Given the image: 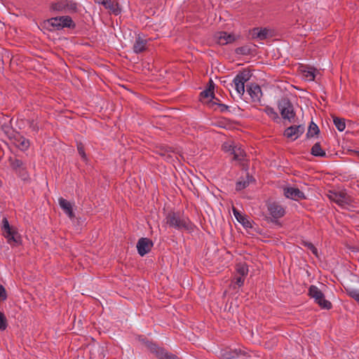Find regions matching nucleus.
<instances>
[{"mask_svg": "<svg viewBox=\"0 0 359 359\" xmlns=\"http://www.w3.org/2000/svg\"><path fill=\"white\" fill-rule=\"evenodd\" d=\"M304 130L305 128L303 125L291 126L285 130L284 135L287 138H292L293 140H295L304 133Z\"/></svg>", "mask_w": 359, "mask_h": 359, "instance_id": "11", "label": "nucleus"}, {"mask_svg": "<svg viewBox=\"0 0 359 359\" xmlns=\"http://www.w3.org/2000/svg\"><path fill=\"white\" fill-rule=\"evenodd\" d=\"M147 41L143 39L140 34L135 37L133 50L136 54L141 53L147 50Z\"/></svg>", "mask_w": 359, "mask_h": 359, "instance_id": "15", "label": "nucleus"}, {"mask_svg": "<svg viewBox=\"0 0 359 359\" xmlns=\"http://www.w3.org/2000/svg\"><path fill=\"white\" fill-rule=\"evenodd\" d=\"M236 275L245 277L248 273V266L245 263H239L236 266Z\"/></svg>", "mask_w": 359, "mask_h": 359, "instance_id": "31", "label": "nucleus"}, {"mask_svg": "<svg viewBox=\"0 0 359 359\" xmlns=\"http://www.w3.org/2000/svg\"><path fill=\"white\" fill-rule=\"evenodd\" d=\"M320 130L318 126L313 121L311 122L306 133L307 138L313 137L319 133Z\"/></svg>", "mask_w": 359, "mask_h": 359, "instance_id": "32", "label": "nucleus"}, {"mask_svg": "<svg viewBox=\"0 0 359 359\" xmlns=\"http://www.w3.org/2000/svg\"><path fill=\"white\" fill-rule=\"evenodd\" d=\"M200 97L201 98H208L209 97L215 98L214 91H211V88H206L200 93Z\"/></svg>", "mask_w": 359, "mask_h": 359, "instance_id": "39", "label": "nucleus"}, {"mask_svg": "<svg viewBox=\"0 0 359 359\" xmlns=\"http://www.w3.org/2000/svg\"><path fill=\"white\" fill-rule=\"evenodd\" d=\"M247 92L253 101L259 100L262 95V90L259 86L255 83H251L247 86Z\"/></svg>", "mask_w": 359, "mask_h": 359, "instance_id": "18", "label": "nucleus"}, {"mask_svg": "<svg viewBox=\"0 0 359 359\" xmlns=\"http://www.w3.org/2000/svg\"><path fill=\"white\" fill-rule=\"evenodd\" d=\"M207 88H211V91H214L215 83L212 79H210L208 82V87Z\"/></svg>", "mask_w": 359, "mask_h": 359, "instance_id": "46", "label": "nucleus"}, {"mask_svg": "<svg viewBox=\"0 0 359 359\" xmlns=\"http://www.w3.org/2000/svg\"><path fill=\"white\" fill-rule=\"evenodd\" d=\"M30 128L34 131L39 130V126L34 121H32V123H30Z\"/></svg>", "mask_w": 359, "mask_h": 359, "instance_id": "45", "label": "nucleus"}, {"mask_svg": "<svg viewBox=\"0 0 359 359\" xmlns=\"http://www.w3.org/2000/svg\"><path fill=\"white\" fill-rule=\"evenodd\" d=\"M1 229L4 236L8 240V243H11V241L16 242L15 236L18 232L9 224L6 217L2 219Z\"/></svg>", "mask_w": 359, "mask_h": 359, "instance_id": "9", "label": "nucleus"}, {"mask_svg": "<svg viewBox=\"0 0 359 359\" xmlns=\"http://www.w3.org/2000/svg\"><path fill=\"white\" fill-rule=\"evenodd\" d=\"M277 106L283 119L288 120L290 123L294 122L296 114L293 104L287 97L280 99L278 101Z\"/></svg>", "mask_w": 359, "mask_h": 359, "instance_id": "2", "label": "nucleus"}, {"mask_svg": "<svg viewBox=\"0 0 359 359\" xmlns=\"http://www.w3.org/2000/svg\"><path fill=\"white\" fill-rule=\"evenodd\" d=\"M50 8L58 12L76 13L78 12V4L73 0H60L51 4Z\"/></svg>", "mask_w": 359, "mask_h": 359, "instance_id": "5", "label": "nucleus"}, {"mask_svg": "<svg viewBox=\"0 0 359 359\" xmlns=\"http://www.w3.org/2000/svg\"><path fill=\"white\" fill-rule=\"evenodd\" d=\"M268 210L273 220H276L283 217L285 214V210L283 207L277 203H272L269 204Z\"/></svg>", "mask_w": 359, "mask_h": 359, "instance_id": "14", "label": "nucleus"}, {"mask_svg": "<svg viewBox=\"0 0 359 359\" xmlns=\"http://www.w3.org/2000/svg\"><path fill=\"white\" fill-rule=\"evenodd\" d=\"M235 145L230 144L229 143H224L222 145V149L225 152H229L231 154V152L233 150Z\"/></svg>", "mask_w": 359, "mask_h": 359, "instance_id": "42", "label": "nucleus"}, {"mask_svg": "<svg viewBox=\"0 0 359 359\" xmlns=\"http://www.w3.org/2000/svg\"><path fill=\"white\" fill-rule=\"evenodd\" d=\"M60 19L58 17L51 18L44 22L45 27L50 32L61 30Z\"/></svg>", "mask_w": 359, "mask_h": 359, "instance_id": "21", "label": "nucleus"}, {"mask_svg": "<svg viewBox=\"0 0 359 359\" xmlns=\"http://www.w3.org/2000/svg\"><path fill=\"white\" fill-rule=\"evenodd\" d=\"M347 294L359 304V290L353 288L346 289Z\"/></svg>", "mask_w": 359, "mask_h": 359, "instance_id": "34", "label": "nucleus"}, {"mask_svg": "<svg viewBox=\"0 0 359 359\" xmlns=\"http://www.w3.org/2000/svg\"><path fill=\"white\" fill-rule=\"evenodd\" d=\"M153 247V242L147 238H141L137 243V249L140 256H144L150 252Z\"/></svg>", "mask_w": 359, "mask_h": 359, "instance_id": "13", "label": "nucleus"}, {"mask_svg": "<svg viewBox=\"0 0 359 359\" xmlns=\"http://www.w3.org/2000/svg\"><path fill=\"white\" fill-rule=\"evenodd\" d=\"M58 202L60 208L62 209L64 212L70 218L73 219L75 217L73 208L70 202L63 198H60Z\"/></svg>", "mask_w": 359, "mask_h": 359, "instance_id": "17", "label": "nucleus"}, {"mask_svg": "<svg viewBox=\"0 0 359 359\" xmlns=\"http://www.w3.org/2000/svg\"><path fill=\"white\" fill-rule=\"evenodd\" d=\"M250 72L244 69L240 72L233 79V83L235 89L240 96L243 95L245 93V83L250 79Z\"/></svg>", "mask_w": 359, "mask_h": 359, "instance_id": "8", "label": "nucleus"}, {"mask_svg": "<svg viewBox=\"0 0 359 359\" xmlns=\"http://www.w3.org/2000/svg\"><path fill=\"white\" fill-rule=\"evenodd\" d=\"M213 99L215 100L213 102H219V100L218 98L215 97Z\"/></svg>", "mask_w": 359, "mask_h": 359, "instance_id": "50", "label": "nucleus"}, {"mask_svg": "<svg viewBox=\"0 0 359 359\" xmlns=\"http://www.w3.org/2000/svg\"><path fill=\"white\" fill-rule=\"evenodd\" d=\"M231 155H233V160L241 162L244 161L245 157V153L244 150L237 145H235L233 151L231 152Z\"/></svg>", "mask_w": 359, "mask_h": 359, "instance_id": "26", "label": "nucleus"}, {"mask_svg": "<svg viewBox=\"0 0 359 359\" xmlns=\"http://www.w3.org/2000/svg\"><path fill=\"white\" fill-rule=\"evenodd\" d=\"M221 357L223 359H248L250 355L241 348H226L221 351Z\"/></svg>", "mask_w": 359, "mask_h": 359, "instance_id": "7", "label": "nucleus"}, {"mask_svg": "<svg viewBox=\"0 0 359 359\" xmlns=\"http://www.w3.org/2000/svg\"><path fill=\"white\" fill-rule=\"evenodd\" d=\"M137 339L139 341L142 342L144 346L149 350V344H154V342L148 340L146 337L144 336H138Z\"/></svg>", "mask_w": 359, "mask_h": 359, "instance_id": "40", "label": "nucleus"}, {"mask_svg": "<svg viewBox=\"0 0 359 359\" xmlns=\"http://www.w3.org/2000/svg\"><path fill=\"white\" fill-rule=\"evenodd\" d=\"M235 37L233 34H228L225 32L219 33L218 43L222 45H225L229 43L234 41Z\"/></svg>", "mask_w": 359, "mask_h": 359, "instance_id": "25", "label": "nucleus"}, {"mask_svg": "<svg viewBox=\"0 0 359 359\" xmlns=\"http://www.w3.org/2000/svg\"><path fill=\"white\" fill-rule=\"evenodd\" d=\"M235 51H236V53H237V54L247 55L250 54L251 49L248 46H243L237 48Z\"/></svg>", "mask_w": 359, "mask_h": 359, "instance_id": "37", "label": "nucleus"}, {"mask_svg": "<svg viewBox=\"0 0 359 359\" xmlns=\"http://www.w3.org/2000/svg\"><path fill=\"white\" fill-rule=\"evenodd\" d=\"M60 19V24L61 29L64 28L74 29L76 27V24L73 21L72 18L69 15H63L58 17Z\"/></svg>", "mask_w": 359, "mask_h": 359, "instance_id": "23", "label": "nucleus"}, {"mask_svg": "<svg viewBox=\"0 0 359 359\" xmlns=\"http://www.w3.org/2000/svg\"><path fill=\"white\" fill-rule=\"evenodd\" d=\"M173 151L170 147L162 146L156 149V153L160 156L164 157L167 161L172 158L170 153Z\"/></svg>", "mask_w": 359, "mask_h": 359, "instance_id": "28", "label": "nucleus"}, {"mask_svg": "<svg viewBox=\"0 0 359 359\" xmlns=\"http://www.w3.org/2000/svg\"><path fill=\"white\" fill-rule=\"evenodd\" d=\"M102 6H104L106 9L111 11L115 15H118L121 13L118 4L111 1V0H103Z\"/></svg>", "mask_w": 359, "mask_h": 359, "instance_id": "24", "label": "nucleus"}, {"mask_svg": "<svg viewBox=\"0 0 359 359\" xmlns=\"http://www.w3.org/2000/svg\"><path fill=\"white\" fill-rule=\"evenodd\" d=\"M95 3L102 5L103 0H94Z\"/></svg>", "mask_w": 359, "mask_h": 359, "instance_id": "47", "label": "nucleus"}, {"mask_svg": "<svg viewBox=\"0 0 359 359\" xmlns=\"http://www.w3.org/2000/svg\"><path fill=\"white\" fill-rule=\"evenodd\" d=\"M212 104H217L221 112L227 111H229V106H227L224 104L219 103V102H213Z\"/></svg>", "mask_w": 359, "mask_h": 359, "instance_id": "43", "label": "nucleus"}, {"mask_svg": "<svg viewBox=\"0 0 359 359\" xmlns=\"http://www.w3.org/2000/svg\"><path fill=\"white\" fill-rule=\"evenodd\" d=\"M76 148L79 155L81 156L83 161H87L88 158L85 152L83 144L81 142H76Z\"/></svg>", "mask_w": 359, "mask_h": 359, "instance_id": "35", "label": "nucleus"}, {"mask_svg": "<svg viewBox=\"0 0 359 359\" xmlns=\"http://www.w3.org/2000/svg\"><path fill=\"white\" fill-rule=\"evenodd\" d=\"M327 196L332 201L344 208L353 201L352 198L345 191H330Z\"/></svg>", "mask_w": 359, "mask_h": 359, "instance_id": "6", "label": "nucleus"}, {"mask_svg": "<svg viewBox=\"0 0 359 359\" xmlns=\"http://www.w3.org/2000/svg\"><path fill=\"white\" fill-rule=\"evenodd\" d=\"M8 327V322L6 316L0 311V330L4 331Z\"/></svg>", "mask_w": 359, "mask_h": 359, "instance_id": "38", "label": "nucleus"}, {"mask_svg": "<svg viewBox=\"0 0 359 359\" xmlns=\"http://www.w3.org/2000/svg\"><path fill=\"white\" fill-rule=\"evenodd\" d=\"M270 36V30L267 28H254L252 29L253 38L264 40Z\"/></svg>", "mask_w": 359, "mask_h": 359, "instance_id": "22", "label": "nucleus"}, {"mask_svg": "<svg viewBox=\"0 0 359 359\" xmlns=\"http://www.w3.org/2000/svg\"><path fill=\"white\" fill-rule=\"evenodd\" d=\"M302 72L303 76L308 81H313L315 79V69L309 67H303Z\"/></svg>", "mask_w": 359, "mask_h": 359, "instance_id": "30", "label": "nucleus"}, {"mask_svg": "<svg viewBox=\"0 0 359 359\" xmlns=\"http://www.w3.org/2000/svg\"><path fill=\"white\" fill-rule=\"evenodd\" d=\"M7 294L4 287L0 284V301L6 299Z\"/></svg>", "mask_w": 359, "mask_h": 359, "instance_id": "44", "label": "nucleus"}, {"mask_svg": "<svg viewBox=\"0 0 359 359\" xmlns=\"http://www.w3.org/2000/svg\"><path fill=\"white\" fill-rule=\"evenodd\" d=\"M170 359H182V358H179V357H178L177 355H172V356H171V358H170Z\"/></svg>", "mask_w": 359, "mask_h": 359, "instance_id": "48", "label": "nucleus"}, {"mask_svg": "<svg viewBox=\"0 0 359 359\" xmlns=\"http://www.w3.org/2000/svg\"><path fill=\"white\" fill-rule=\"evenodd\" d=\"M232 211L237 221L241 223L245 228H251L252 224L250 221L245 215H242L238 210L233 207Z\"/></svg>", "mask_w": 359, "mask_h": 359, "instance_id": "20", "label": "nucleus"}, {"mask_svg": "<svg viewBox=\"0 0 359 359\" xmlns=\"http://www.w3.org/2000/svg\"><path fill=\"white\" fill-rule=\"evenodd\" d=\"M165 223L170 228L178 231H187L191 232L195 228V225L191 222L189 217L184 215L180 211H170L167 213L165 219Z\"/></svg>", "mask_w": 359, "mask_h": 359, "instance_id": "1", "label": "nucleus"}, {"mask_svg": "<svg viewBox=\"0 0 359 359\" xmlns=\"http://www.w3.org/2000/svg\"><path fill=\"white\" fill-rule=\"evenodd\" d=\"M14 144L21 151L27 150L30 145L29 140L20 135L14 137Z\"/></svg>", "mask_w": 359, "mask_h": 359, "instance_id": "19", "label": "nucleus"}, {"mask_svg": "<svg viewBox=\"0 0 359 359\" xmlns=\"http://www.w3.org/2000/svg\"><path fill=\"white\" fill-rule=\"evenodd\" d=\"M309 295L314 299L315 302L318 304L320 308L327 310L332 308V303L325 299L324 294L317 286L312 285L309 287Z\"/></svg>", "mask_w": 359, "mask_h": 359, "instance_id": "4", "label": "nucleus"}, {"mask_svg": "<svg viewBox=\"0 0 359 359\" xmlns=\"http://www.w3.org/2000/svg\"><path fill=\"white\" fill-rule=\"evenodd\" d=\"M255 181L253 177L250 175L248 172L245 173V177H239L238 180L236 183V190L241 191L248 187L250 182Z\"/></svg>", "mask_w": 359, "mask_h": 359, "instance_id": "16", "label": "nucleus"}, {"mask_svg": "<svg viewBox=\"0 0 359 359\" xmlns=\"http://www.w3.org/2000/svg\"><path fill=\"white\" fill-rule=\"evenodd\" d=\"M8 162L12 170L16 175L24 182H28L30 181V176L27 171L25 163L20 159L17 158L10 157Z\"/></svg>", "mask_w": 359, "mask_h": 359, "instance_id": "3", "label": "nucleus"}, {"mask_svg": "<svg viewBox=\"0 0 359 359\" xmlns=\"http://www.w3.org/2000/svg\"><path fill=\"white\" fill-rule=\"evenodd\" d=\"M284 196L292 200L299 201L306 199V196L303 191L295 187H285L283 189Z\"/></svg>", "mask_w": 359, "mask_h": 359, "instance_id": "12", "label": "nucleus"}, {"mask_svg": "<svg viewBox=\"0 0 359 359\" xmlns=\"http://www.w3.org/2000/svg\"><path fill=\"white\" fill-rule=\"evenodd\" d=\"M301 245L309 249L314 255L318 257V250L313 243L309 241H302Z\"/></svg>", "mask_w": 359, "mask_h": 359, "instance_id": "36", "label": "nucleus"}, {"mask_svg": "<svg viewBox=\"0 0 359 359\" xmlns=\"http://www.w3.org/2000/svg\"><path fill=\"white\" fill-rule=\"evenodd\" d=\"M358 156L359 157V151H357Z\"/></svg>", "mask_w": 359, "mask_h": 359, "instance_id": "51", "label": "nucleus"}, {"mask_svg": "<svg viewBox=\"0 0 359 359\" xmlns=\"http://www.w3.org/2000/svg\"><path fill=\"white\" fill-rule=\"evenodd\" d=\"M245 281V277L236 275L233 278V282L235 284H236L238 287H241L243 285Z\"/></svg>", "mask_w": 359, "mask_h": 359, "instance_id": "41", "label": "nucleus"}, {"mask_svg": "<svg viewBox=\"0 0 359 359\" xmlns=\"http://www.w3.org/2000/svg\"><path fill=\"white\" fill-rule=\"evenodd\" d=\"M259 111L266 113L268 116L271 118L273 121L278 122L280 120V117L275 109L270 107L266 106L264 109H259Z\"/></svg>", "mask_w": 359, "mask_h": 359, "instance_id": "27", "label": "nucleus"}, {"mask_svg": "<svg viewBox=\"0 0 359 359\" xmlns=\"http://www.w3.org/2000/svg\"><path fill=\"white\" fill-rule=\"evenodd\" d=\"M170 359H182V358H179V357H178L177 355H172V356H171V358H170Z\"/></svg>", "mask_w": 359, "mask_h": 359, "instance_id": "49", "label": "nucleus"}, {"mask_svg": "<svg viewBox=\"0 0 359 359\" xmlns=\"http://www.w3.org/2000/svg\"><path fill=\"white\" fill-rule=\"evenodd\" d=\"M311 154L317 157H325L326 153L325 151L322 149L320 143L316 142L311 148Z\"/></svg>", "mask_w": 359, "mask_h": 359, "instance_id": "29", "label": "nucleus"}, {"mask_svg": "<svg viewBox=\"0 0 359 359\" xmlns=\"http://www.w3.org/2000/svg\"><path fill=\"white\" fill-rule=\"evenodd\" d=\"M149 351L154 354L158 359H170L175 354L167 351L163 347L159 346L157 344H149Z\"/></svg>", "mask_w": 359, "mask_h": 359, "instance_id": "10", "label": "nucleus"}, {"mask_svg": "<svg viewBox=\"0 0 359 359\" xmlns=\"http://www.w3.org/2000/svg\"><path fill=\"white\" fill-rule=\"evenodd\" d=\"M333 122L339 131L342 132L346 128V123L344 118L334 117Z\"/></svg>", "mask_w": 359, "mask_h": 359, "instance_id": "33", "label": "nucleus"}]
</instances>
